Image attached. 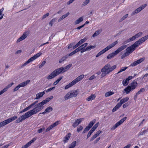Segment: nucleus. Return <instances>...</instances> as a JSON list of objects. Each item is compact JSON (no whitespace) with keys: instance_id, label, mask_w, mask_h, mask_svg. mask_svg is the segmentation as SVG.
<instances>
[{"instance_id":"29","label":"nucleus","mask_w":148,"mask_h":148,"mask_svg":"<svg viewBox=\"0 0 148 148\" xmlns=\"http://www.w3.org/2000/svg\"><path fill=\"white\" fill-rule=\"evenodd\" d=\"M69 12H68L66 14H64V15H62L60 18L58 19V22H60L62 20V19H64L66 17H67L68 15L69 14Z\"/></svg>"},{"instance_id":"23","label":"nucleus","mask_w":148,"mask_h":148,"mask_svg":"<svg viewBox=\"0 0 148 148\" xmlns=\"http://www.w3.org/2000/svg\"><path fill=\"white\" fill-rule=\"evenodd\" d=\"M56 76V75L54 71H53L47 77V78L48 79H51Z\"/></svg>"},{"instance_id":"64","label":"nucleus","mask_w":148,"mask_h":148,"mask_svg":"<svg viewBox=\"0 0 148 148\" xmlns=\"http://www.w3.org/2000/svg\"><path fill=\"white\" fill-rule=\"evenodd\" d=\"M131 146V144H129L125 146L123 148H130V147Z\"/></svg>"},{"instance_id":"60","label":"nucleus","mask_w":148,"mask_h":148,"mask_svg":"<svg viewBox=\"0 0 148 148\" xmlns=\"http://www.w3.org/2000/svg\"><path fill=\"white\" fill-rule=\"evenodd\" d=\"M32 107V105L31 104L29 106L25 108V109L26 110V111H27V110H29Z\"/></svg>"},{"instance_id":"7","label":"nucleus","mask_w":148,"mask_h":148,"mask_svg":"<svg viewBox=\"0 0 148 148\" xmlns=\"http://www.w3.org/2000/svg\"><path fill=\"white\" fill-rule=\"evenodd\" d=\"M17 116H14L0 123V128L10 123L17 118Z\"/></svg>"},{"instance_id":"37","label":"nucleus","mask_w":148,"mask_h":148,"mask_svg":"<svg viewBox=\"0 0 148 148\" xmlns=\"http://www.w3.org/2000/svg\"><path fill=\"white\" fill-rule=\"evenodd\" d=\"M95 47V45H90L89 46L87 47H86V50L87 51H90L91 49H93Z\"/></svg>"},{"instance_id":"55","label":"nucleus","mask_w":148,"mask_h":148,"mask_svg":"<svg viewBox=\"0 0 148 148\" xmlns=\"http://www.w3.org/2000/svg\"><path fill=\"white\" fill-rule=\"evenodd\" d=\"M55 87H53L52 88H49V89H48L47 90H45V91L46 92H49L51 91L53 89H54L55 88Z\"/></svg>"},{"instance_id":"39","label":"nucleus","mask_w":148,"mask_h":148,"mask_svg":"<svg viewBox=\"0 0 148 148\" xmlns=\"http://www.w3.org/2000/svg\"><path fill=\"white\" fill-rule=\"evenodd\" d=\"M56 18H54L51 20L49 23V25L51 27L53 25V23L56 21Z\"/></svg>"},{"instance_id":"17","label":"nucleus","mask_w":148,"mask_h":148,"mask_svg":"<svg viewBox=\"0 0 148 148\" xmlns=\"http://www.w3.org/2000/svg\"><path fill=\"white\" fill-rule=\"evenodd\" d=\"M36 139V138H34L33 139L27 143L25 145L22 146V148H27L29 147L31 144L35 141Z\"/></svg>"},{"instance_id":"50","label":"nucleus","mask_w":148,"mask_h":148,"mask_svg":"<svg viewBox=\"0 0 148 148\" xmlns=\"http://www.w3.org/2000/svg\"><path fill=\"white\" fill-rule=\"evenodd\" d=\"M99 124V122L97 123L96 124H95V125L92 127V128L94 130H95L98 127Z\"/></svg>"},{"instance_id":"59","label":"nucleus","mask_w":148,"mask_h":148,"mask_svg":"<svg viewBox=\"0 0 148 148\" xmlns=\"http://www.w3.org/2000/svg\"><path fill=\"white\" fill-rule=\"evenodd\" d=\"M45 130V128H40L39 129L38 131V132L39 133H40L42 132V131H44Z\"/></svg>"},{"instance_id":"3","label":"nucleus","mask_w":148,"mask_h":148,"mask_svg":"<svg viewBox=\"0 0 148 148\" xmlns=\"http://www.w3.org/2000/svg\"><path fill=\"white\" fill-rule=\"evenodd\" d=\"M116 68V65H114L112 66L109 64H106L101 70V76L103 77L113 71Z\"/></svg>"},{"instance_id":"12","label":"nucleus","mask_w":148,"mask_h":148,"mask_svg":"<svg viewBox=\"0 0 148 148\" xmlns=\"http://www.w3.org/2000/svg\"><path fill=\"white\" fill-rule=\"evenodd\" d=\"M29 34V32H24L23 35L18 39L16 42H19L25 39L27 37Z\"/></svg>"},{"instance_id":"19","label":"nucleus","mask_w":148,"mask_h":148,"mask_svg":"<svg viewBox=\"0 0 148 148\" xmlns=\"http://www.w3.org/2000/svg\"><path fill=\"white\" fill-rule=\"evenodd\" d=\"M71 133H69L64 137V140H63L64 143H66L68 141V140H69L71 137Z\"/></svg>"},{"instance_id":"57","label":"nucleus","mask_w":148,"mask_h":148,"mask_svg":"<svg viewBox=\"0 0 148 148\" xmlns=\"http://www.w3.org/2000/svg\"><path fill=\"white\" fill-rule=\"evenodd\" d=\"M49 15V13H47L46 14H44L42 16V19H44L45 18L47 17Z\"/></svg>"},{"instance_id":"61","label":"nucleus","mask_w":148,"mask_h":148,"mask_svg":"<svg viewBox=\"0 0 148 148\" xmlns=\"http://www.w3.org/2000/svg\"><path fill=\"white\" fill-rule=\"evenodd\" d=\"M74 1L75 0H70L69 1H68L67 2V4L68 5H70L71 3H73Z\"/></svg>"},{"instance_id":"28","label":"nucleus","mask_w":148,"mask_h":148,"mask_svg":"<svg viewBox=\"0 0 148 148\" xmlns=\"http://www.w3.org/2000/svg\"><path fill=\"white\" fill-rule=\"evenodd\" d=\"M72 66V64H71L67 65L66 66H65L64 67H63L64 72H65L67 71Z\"/></svg>"},{"instance_id":"49","label":"nucleus","mask_w":148,"mask_h":148,"mask_svg":"<svg viewBox=\"0 0 148 148\" xmlns=\"http://www.w3.org/2000/svg\"><path fill=\"white\" fill-rule=\"evenodd\" d=\"M46 63L45 61H43L42 63L39 65V68H41Z\"/></svg>"},{"instance_id":"30","label":"nucleus","mask_w":148,"mask_h":148,"mask_svg":"<svg viewBox=\"0 0 148 148\" xmlns=\"http://www.w3.org/2000/svg\"><path fill=\"white\" fill-rule=\"evenodd\" d=\"M83 19L82 17H80L78 18L77 20L74 23L75 25H77L80 23L81 22L83 21Z\"/></svg>"},{"instance_id":"13","label":"nucleus","mask_w":148,"mask_h":148,"mask_svg":"<svg viewBox=\"0 0 148 148\" xmlns=\"http://www.w3.org/2000/svg\"><path fill=\"white\" fill-rule=\"evenodd\" d=\"M84 120V119L81 118L75 120V122L73 123L72 126L74 128L77 126L81 123Z\"/></svg>"},{"instance_id":"33","label":"nucleus","mask_w":148,"mask_h":148,"mask_svg":"<svg viewBox=\"0 0 148 148\" xmlns=\"http://www.w3.org/2000/svg\"><path fill=\"white\" fill-rule=\"evenodd\" d=\"M114 94V92H113L111 91H110L109 92H106L105 94V96L106 97L110 96L111 95H113Z\"/></svg>"},{"instance_id":"46","label":"nucleus","mask_w":148,"mask_h":148,"mask_svg":"<svg viewBox=\"0 0 148 148\" xmlns=\"http://www.w3.org/2000/svg\"><path fill=\"white\" fill-rule=\"evenodd\" d=\"M83 129V127L81 125H79L77 128V131L78 132H79Z\"/></svg>"},{"instance_id":"43","label":"nucleus","mask_w":148,"mask_h":148,"mask_svg":"<svg viewBox=\"0 0 148 148\" xmlns=\"http://www.w3.org/2000/svg\"><path fill=\"white\" fill-rule=\"evenodd\" d=\"M89 0H85L82 3V6H84L87 4L89 2Z\"/></svg>"},{"instance_id":"52","label":"nucleus","mask_w":148,"mask_h":148,"mask_svg":"<svg viewBox=\"0 0 148 148\" xmlns=\"http://www.w3.org/2000/svg\"><path fill=\"white\" fill-rule=\"evenodd\" d=\"M136 39V38L135 37V36H132V37L130 38L129 39L130 41V42L134 40H135Z\"/></svg>"},{"instance_id":"27","label":"nucleus","mask_w":148,"mask_h":148,"mask_svg":"<svg viewBox=\"0 0 148 148\" xmlns=\"http://www.w3.org/2000/svg\"><path fill=\"white\" fill-rule=\"evenodd\" d=\"M68 57V55H67L62 57L59 60V63H61L64 61Z\"/></svg>"},{"instance_id":"32","label":"nucleus","mask_w":148,"mask_h":148,"mask_svg":"<svg viewBox=\"0 0 148 148\" xmlns=\"http://www.w3.org/2000/svg\"><path fill=\"white\" fill-rule=\"evenodd\" d=\"M121 106L118 103L116 106L113 109L112 111L114 112L118 109Z\"/></svg>"},{"instance_id":"34","label":"nucleus","mask_w":148,"mask_h":148,"mask_svg":"<svg viewBox=\"0 0 148 148\" xmlns=\"http://www.w3.org/2000/svg\"><path fill=\"white\" fill-rule=\"evenodd\" d=\"M95 120H94L90 122L87 126L89 128H90L92 127V126L93 125V124L95 123Z\"/></svg>"},{"instance_id":"21","label":"nucleus","mask_w":148,"mask_h":148,"mask_svg":"<svg viewBox=\"0 0 148 148\" xmlns=\"http://www.w3.org/2000/svg\"><path fill=\"white\" fill-rule=\"evenodd\" d=\"M133 77L132 76H129L126 79H124L122 82V83H128L129 81L133 79Z\"/></svg>"},{"instance_id":"11","label":"nucleus","mask_w":148,"mask_h":148,"mask_svg":"<svg viewBox=\"0 0 148 148\" xmlns=\"http://www.w3.org/2000/svg\"><path fill=\"white\" fill-rule=\"evenodd\" d=\"M147 5L145 4H144L143 5H142L136 9L131 14V15L132 16H133L135 14L138 13L143 9Z\"/></svg>"},{"instance_id":"35","label":"nucleus","mask_w":148,"mask_h":148,"mask_svg":"<svg viewBox=\"0 0 148 148\" xmlns=\"http://www.w3.org/2000/svg\"><path fill=\"white\" fill-rule=\"evenodd\" d=\"M53 108L51 106H49L47 107L45 110V112L47 113H49L52 111Z\"/></svg>"},{"instance_id":"58","label":"nucleus","mask_w":148,"mask_h":148,"mask_svg":"<svg viewBox=\"0 0 148 148\" xmlns=\"http://www.w3.org/2000/svg\"><path fill=\"white\" fill-rule=\"evenodd\" d=\"M130 42L129 40V39H128L127 40H126L124 41L123 42V44H126L127 43Z\"/></svg>"},{"instance_id":"31","label":"nucleus","mask_w":148,"mask_h":148,"mask_svg":"<svg viewBox=\"0 0 148 148\" xmlns=\"http://www.w3.org/2000/svg\"><path fill=\"white\" fill-rule=\"evenodd\" d=\"M95 97V96L94 95H92L90 96H89L87 98V100L89 101L94 99Z\"/></svg>"},{"instance_id":"48","label":"nucleus","mask_w":148,"mask_h":148,"mask_svg":"<svg viewBox=\"0 0 148 148\" xmlns=\"http://www.w3.org/2000/svg\"><path fill=\"white\" fill-rule=\"evenodd\" d=\"M145 89L144 88H141L139 91L137 92V95H139L141 92H143L145 91Z\"/></svg>"},{"instance_id":"26","label":"nucleus","mask_w":148,"mask_h":148,"mask_svg":"<svg viewBox=\"0 0 148 148\" xmlns=\"http://www.w3.org/2000/svg\"><path fill=\"white\" fill-rule=\"evenodd\" d=\"M129 98L128 97L123 98L121 100L120 102L119 103L121 105L127 101L129 99Z\"/></svg>"},{"instance_id":"44","label":"nucleus","mask_w":148,"mask_h":148,"mask_svg":"<svg viewBox=\"0 0 148 148\" xmlns=\"http://www.w3.org/2000/svg\"><path fill=\"white\" fill-rule=\"evenodd\" d=\"M74 84H69L66 85L64 88L65 89H67L72 86Z\"/></svg>"},{"instance_id":"14","label":"nucleus","mask_w":148,"mask_h":148,"mask_svg":"<svg viewBox=\"0 0 148 148\" xmlns=\"http://www.w3.org/2000/svg\"><path fill=\"white\" fill-rule=\"evenodd\" d=\"M84 77V75L82 74L73 80L70 83H76L81 80Z\"/></svg>"},{"instance_id":"22","label":"nucleus","mask_w":148,"mask_h":148,"mask_svg":"<svg viewBox=\"0 0 148 148\" xmlns=\"http://www.w3.org/2000/svg\"><path fill=\"white\" fill-rule=\"evenodd\" d=\"M56 76V75L54 71H53L47 77V78L48 79H51Z\"/></svg>"},{"instance_id":"53","label":"nucleus","mask_w":148,"mask_h":148,"mask_svg":"<svg viewBox=\"0 0 148 148\" xmlns=\"http://www.w3.org/2000/svg\"><path fill=\"white\" fill-rule=\"evenodd\" d=\"M75 43L72 42L68 46V49H70L74 45Z\"/></svg>"},{"instance_id":"16","label":"nucleus","mask_w":148,"mask_h":148,"mask_svg":"<svg viewBox=\"0 0 148 148\" xmlns=\"http://www.w3.org/2000/svg\"><path fill=\"white\" fill-rule=\"evenodd\" d=\"M60 121H57L53 124L51 125L46 130V132H48L51 129H52L53 127H56V126L60 124Z\"/></svg>"},{"instance_id":"51","label":"nucleus","mask_w":148,"mask_h":148,"mask_svg":"<svg viewBox=\"0 0 148 148\" xmlns=\"http://www.w3.org/2000/svg\"><path fill=\"white\" fill-rule=\"evenodd\" d=\"M87 40V38L85 37L84 38L81 39L80 41L81 43L82 44L86 40Z\"/></svg>"},{"instance_id":"15","label":"nucleus","mask_w":148,"mask_h":148,"mask_svg":"<svg viewBox=\"0 0 148 148\" xmlns=\"http://www.w3.org/2000/svg\"><path fill=\"white\" fill-rule=\"evenodd\" d=\"M144 59L145 58H141L140 59L134 62L133 63L131 64L130 66H135L142 62L144 60Z\"/></svg>"},{"instance_id":"25","label":"nucleus","mask_w":148,"mask_h":148,"mask_svg":"<svg viewBox=\"0 0 148 148\" xmlns=\"http://www.w3.org/2000/svg\"><path fill=\"white\" fill-rule=\"evenodd\" d=\"M27 84H19L14 89V91L17 90L21 87H24L27 85Z\"/></svg>"},{"instance_id":"9","label":"nucleus","mask_w":148,"mask_h":148,"mask_svg":"<svg viewBox=\"0 0 148 148\" xmlns=\"http://www.w3.org/2000/svg\"><path fill=\"white\" fill-rule=\"evenodd\" d=\"M127 119L126 117H124L123 119H121L119 121L116 123L110 129L111 130H114L121 124L123 123Z\"/></svg>"},{"instance_id":"45","label":"nucleus","mask_w":148,"mask_h":148,"mask_svg":"<svg viewBox=\"0 0 148 148\" xmlns=\"http://www.w3.org/2000/svg\"><path fill=\"white\" fill-rule=\"evenodd\" d=\"M90 128L88 127L87 126L84 129L83 132V133L84 134L86 133L90 129Z\"/></svg>"},{"instance_id":"10","label":"nucleus","mask_w":148,"mask_h":148,"mask_svg":"<svg viewBox=\"0 0 148 148\" xmlns=\"http://www.w3.org/2000/svg\"><path fill=\"white\" fill-rule=\"evenodd\" d=\"M137 84H131L130 86H128L124 89L127 94L129 93L130 91L135 89L136 87Z\"/></svg>"},{"instance_id":"1","label":"nucleus","mask_w":148,"mask_h":148,"mask_svg":"<svg viewBox=\"0 0 148 148\" xmlns=\"http://www.w3.org/2000/svg\"><path fill=\"white\" fill-rule=\"evenodd\" d=\"M53 98L51 96L36 105L35 108L32 110L27 112L22 116L19 117L16 120V123L22 122L26 119L31 116L36 114L40 111L43 108L42 106L50 101Z\"/></svg>"},{"instance_id":"20","label":"nucleus","mask_w":148,"mask_h":148,"mask_svg":"<svg viewBox=\"0 0 148 148\" xmlns=\"http://www.w3.org/2000/svg\"><path fill=\"white\" fill-rule=\"evenodd\" d=\"M11 84L8 85L5 88H4L3 90H2L0 92V95L3 94V93L6 92L8 89V88L11 87L12 84Z\"/></svg>"},{"instance_id":"47","label":"nucleus","mask_w":148,"mask_h":148,"mask_svg":"<svg viewBox=\"0 0 148 148\" xmlns=\"http://www.w3.org/2000/svg\"><path fill=\"white\" fill-rule=\"evenodd\" d=\"M147 132V130H145L142 132H140L139 134L140 136L144 134Z\"/></svg>"},{"instance_id":"62","label":"nucleus","mask_w":148,"mask_h":148,"mask_svg":"<svg viewBox=\"0 0 148 148\" xmlns=\"http://www.w3.org/2000/svg\"><path fill=\"white\" fill-rule=\"evenodd\" d=\"M95 76L94 75H92L91 77L89 78L90 80H92L93 79H95Z\"/></svg>"},{"instance_id":"36","label":"nucleus","mask_w":148,"mask_h":148,"mask_svg":"<svg viewBox=\"0 0 148 148\" xmlns=\"http://www.w3.org/2000/svg\"><path fill=\"white\" fill-rule=\"evenodd\" d=\"M127 68V67L125 66V67H122V68L117 73V74H118L120 73L123 71H125L126 69Z\"/></svg>"},{"instance_id":"40","label":"nucleus","mask_w":148,"mask_h":148,"mask_svg":"<svg viewBox=\"0 0 148 148\" xmlns=\"http://www.w3.org/2000/svg\"><path fill=\"white\" fill-rule=\"evenodd\" d=\"M128 14H127L123 16L119 20V21L121 22L123 20L125 19L126 18H127L128 16Z\"/></svg>"},{"instance_id":"54","label":"nucleus","mask_w":148,"mask_h":148,"mask_svg":"<svg viewBox=\"0 0 148 148\" xmlns=\"http://www.w3.org/2000/svg\"><path fill=\"white\" fill-rule=\"evenodd\" d=\"M62 77L63 76L59 77V78H58L57 80L54 83H58L61 80Z\"/></svg>"},{"instance_id":"56","label":"nucleus","mask_w":148,"mask_h":148,"mask_svg":"<svg viewBox=\"0 0 148 148\" xmlns=\"http://www.w3.org/2000/svg\"><path fill=\"white\" fill-rule=\"evenodd\" d=\"M12 144V143H11L7 145H6L4 146L3 147V148H7L9 146L11 145Z\"/></svg>"},{"instance_id":"6","label":"nucleus","mask_w":148,"mask_h":148,"mask_svg":"<svg viewBox=\"0 0 148 148\" xmlns=\"http://www.w3.org/2000/svg\"><path fill=\"white\" fill-rule=\"evenodd\" d=\"M78 94L77 91L76 90H72L69 92L64 96L65 100H67L71 98L76 97Z\"/></svg>"},{"instance_id":"2","label":"nucleus","mask_w":148,"mask_h":148,"mask_svg":"<svg viewBox=\"0 0 148 148\" xmlns=\"http://www.w3.org/2000/svg\"><path fill=\"white\" fill-rule=\"evenodd\" d=\"M148 39V36L147 35L142 37L138 41H136L134 44L130 47H127L125 49L126 52L123 54L121 56V58L123 59L126 57L129 56L132 53L139 45Z\"/></svg>"},{"instance_id":"41","label":"nucleus","mask_w":148,"mask_h":148,"mask_svg":"<svg viewBox=\"0 0 148 148\" xmlns=\"http://www.w3.org/2000/svg\"><path fill=\"white\" fill-rule=\"evenodd\" d=\"M143 34V33L142 32H139L138 34L135 35V37L136 38H138L139 37L141 36Z\"/></svg>"},{"instance_id":"63","label":"nucleus","mask_w":148,"mask_h":148,"mask_svg":"<svg viewBox=\"0 0 148 148\" xmlns=\"http://www.w3.org/2000/svg\"><path fill=\"white\" fill-rule=\"evenodd\" d=\"M100 137H99V138H97L95 141H94V144H96V143H97L98 142V141H99V140H100Z\"/></svg>"},{"instance_id":"38","label":"nucleus","mask_w":148,"mask_h":148,"mask_svg":"<svg viewBox=\"0 0 148 148\" xmlns=\"http://www.w3.org/2000/svg\"><path fill=\"white\" fill-rule=\"evenodd\" d=\"M100 34L99 30L96 31L92 35V37H94L99 35Z\"/></svg>"},{"instance_id":"5","label":"nucleus","mask_w":148,"mask_h":148,"mask_svg":"<svg viewBox=\"0 0 148 148\" xmlns=\"http://www.w3.org/2000/svg\"><path fill=\"white\" fill-rule=\"evenodd\" d=\"M118 43V42L117 41H116L114 42H113L111 44L108 46L106 48L103 49L100 52H99L98 54L96 55V58L100 56L101 55L103 54L106 52L107 51L109 50L112 47H114L115 45H116Z\"/></svg>"},{"instance_id":"24","label":"nucleus","mask_w":148,"mask_h":148,"mask_svg":"<svg viewBox=\"0 0 148 148\" xmlns=\"http://www.w3.org/2000/svg\"><path fill=\"white\" fill-rule=\"evenodd\" d=\"M45 91H44L42 92H40L37 94L36 95V97L35 99H38L42 97L45 94Z\"/></svg>"},{"instance_id":"8","label":"nucleus","mask_w":148,"mask_h":148,"mask_svg":"<svg viewBox=\"0 0 148 148\" xmlns=\"http://www.w3.org/2000/svg\"><path fill=\"white\" fill-rule=\"evenodd\" d=\"M42 54V53L41 52L38 53L34 55V56L31 58L30 59L26 61L25 63L23 64L22 66V67H23L27 64L29 63L32 62L34 60L37 59V58L39 57Z\"/></svg>"},{"instance_id":"18","label":"nucleus","mask_w":148,"mask_h":148,"mask_svg":"<svg viewBox=\"0 0 148 148\" xmlns=\"http://www.w3.org/2000/svg\"><path fill=\"white\" fill-rule=\"evenodd\" d=\"M56 76L61 73H64L63 71V67H61L59 69H56L54 71Z\"/></svg>"},{"instance_id":"4","label":"nucleus","mask_w":148,"mask_h":148,"mask_svg":"<svg viewBox=\"0 0 148 148\" xmlns=\"http://www.w3.org/2000/svg\"><path fill=\"white\" fill-rule=\"evenodd\" d=\"M127 47V45H123L119 47L115 51L108 55L107 58L108 59H110L118 54L120 52L124 49Z\"/></svg>"},{"instance_id":"42","label":"nucleus","mask_w":148,"mask_h":148,"mask_svg":"<svg viewBox=\"0 0 148 148\" xmlns=\"http://www.w3.org/2000/svg\"><path fill=\"white\" fill-rule=\"evenodd\" d=\"M76 141H75L73 142L71 144L70 147L72 148H74L76 146Z\"/></svg>"}]
</instances>
